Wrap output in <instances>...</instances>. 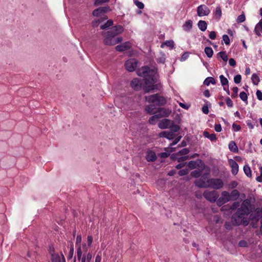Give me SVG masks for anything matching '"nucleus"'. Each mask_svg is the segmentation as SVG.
I'll return each instance as SVG.
<instances>
[{
  "label": "nucleus",
  "instance_id": "obj_7",
  "mask_svg": "<svg viewBox=\"0 0 262 262\" xmlns=\"http://www.w3.org/2000/svg\"><path fill=\"white\" fill-rule=\"evenodd\" d=\"M203 196L208 201L211 202H215V201H216L219 195L217 192H216V191L206 190L203 193Z\"/></svg>",
  "mask_w": 262,
  "mask_h": 262
},
{
  "label": "nucleus",
  "instance_id": "obj_60",
  "mask_svg": "<svg viewBox=\"0 0 262 262\" xmlns=\"http://www.w3.org/2000/svg\"><path fill=\"white\" fill-rule=\"evenodd\" d=\"M256 95L258 100H262V92L260 90H257Z\"/></svg>",
  "mask_w": 262,
  "mask_h": 262
},
{
  "label": "nucleus",
  "instance_id": "obj_5",
  "mask_svg": "<svg viewBox=\"0 0 262 262\" xmlns=\"http://www.w3.org/2000/svg\"><path fill=\"white\" fill-rule=\"evenodd\" d=\"M90 247L86 243H83L82 245H78L77 248V258L79 262H86L85 253L88 252V248ZM74 262H76V257L74 259Z\"/></svg>",
  "mask_w": 262,
  "mask_h": 262
},
{
  "label": "nucleus",
  "instance_id": "obj_24",
  "mask_svg": "<svg viewBox=\"0 0 262 262\" xmlns=\"http://www.w3.org/2000/svg\"><path fill=\"white\" fill-rule=\"evenodd\" d=\"M239 192L236 189L233 190L231 193H229V198L230 201L236 200L239 196Z\"/></svg>",
  "mask_w": 262,
  "mask_h": 262
},
{
  "label": "nucleus",
  "instance_id": "obj_11",
  "mask_svg": "<svg viewBox=\"0 0 262 262\" xmlns=\"http://www.w3.org/2000/svg\"><path fill=\"white\" fill-rule=\"evenodd\" d=\"M210 13L209 9L205 5H201L197 8V14L199 16H207Z\"/></svg>",
  "mask_w": 262,
  "mask_h": 262
},
{
  "label": "nucleus",
  "instance_id": "obj_54",
  "mask_svg": "<svg viewBox=\"0 0 262 262\" xmlns=\"http://www.w3.org/2000/svg\"><path fill=\"white\" fill-rule=\"evenodd\" d=\"M93 241V237L91 235H89L88 236V239H87V245L88 246L91 247L92 246V243Z\"/></svg>",
  "mask_w": 262,
  "mask_h": 262
},
{
  "label": "nucleus",
  "instance_id": "obj_57",
  "mask_svg": "<svg viewBox=\"0 0 262 262\" xmlns=\"http://www.w3.org/2000/svg\"><path fill=\"white\" fill-rule=\"evenodd\" d=\"M226 103L228 106L231 107L233 106V102L231 99L229 97L227 98L226 99Z\"/></svg>",
  "mask_w": 262,
  "mask_h": 262
},
{
  "label": "nucleus",
  "instance_id": "obj_62",
  "mask_svg": "<svg viewBox=\"0 0 262 262\" xmlns=\"http://www.w3.org/2000/svg\"><path fill=\"white\" fill-rule=\"evenodd\" d=\"M86 256V261L87 260L88 262L90 261L92 258V253L91 252L85 254Z\"/></svg>",
  "mask_w": 262,
  "mask_h": 262
},
{
  "label": "nucleus",
  "instance_id": "obj_17",
  "mask_svg": "<svg viewBox=\"0 0 262 262\" xmlns=\"http://www.w3.org/2000/svg\"><path fill=\"white\" fill-rule=\"evenodd\" d=\"M170 112L168 110H166L164 108H159L156 113L155 114H157L159 117V119L164 117L168 116Z\"/></svg>",
  "mask_w": 262,
  "mask_h": 262
},
{
  "label": "nucleus",
  "instance_id": "obj_33",
  "mask_svg": "<svg viewBox=\"0 0 262 262\" xmlns=\"http://www.w3.org/2000/svg\"><path fill=\"white\" fill-rule=\"evenodd\" d=\"M159 119V117L157 114L154 115L149 118L148 122L150 124H155Z\"/></svg>",
  "mask_w": 262,
  "mask_h": 262
},
{
  "label": "nucleus",
  "instance_id": "obj_21",
  "mask_svg": "<svg viewBox=\"0 0 262 262\" xmlns=\"http://www.w3.org/2000/svg\"><path fill=\"white\" fill-rule=\"evenodd\" d=\"M170 121L169 119H164L160 121L158 124V126L161 129H165L170 125Z\"/></svg>",
  "mask_w": 262,
  "mask_h": 262
},
{
  "label": "nucleus",
  "instance_id": "obj_48",
  "mask_svg": "<svg viewBox=\"0 0 262 262\" xmlns=\"http://www.w3.org/2000/svg\"><path fill=\"white\" fill-rule=\"evenodd\" d=\"M165 150H166V152H161L159 154V156L162 158H165L168 157L170 155V153L169 151L167 150V148H165Z\"/></svg>",
  "mask_w": 262,
  "mask_h": 262
},
{
  "label": "nucleus",
  "instance_id": "obj_34",
  "mask_svg": "<svg viewBox=\"0 0 262 262\" xmlns=\"http://www.w3.org/2000/svg\"><path fill=\"white\" fill-rule=\"evenodd\" d=\"M205 53L208 57L211 58L213 54V51L211 48L207 47L204 50Z\"/></svg>",
  "mask_w": 262,
  "mask_h": 262
},
{
  "label": "nucleus",
  "instance_id": "obj_9",
  "mask_svg": "<svg viewBox=\"0 0 262 262\" xmlns=\"http://www.w3.org/2000/svg\"><path fill=\"white\" fill-rule=\"evenodd\" d=\"M207 178L208 174H203L200 179L195 181V185L200 188H207L208 186Z\"/></svg>",
  "mask_w": 262,
  "mask_h": 262
},
{
  "label": "nucleus",
  "instance_id": "obj_32",
  "mask_svg": "<svg viewBox=\"0 0 262 262\" xmlns=\"http://www.w3.org/2000/svg\"><path fill=\"white\" fill-rule=\"evenodd\" d=\"M215 83L214 78L211 77H207L204 81V84L207 86H208L210 83L214 84Z\"/></svg>",
  "mask_w": 262,
  "mask_h": 262
},
{
  "label": "nucleus",
  "instance_id": "obj_12",
  "mask_svg": "<svg viewBox=\"0 0 262 262\" xmlns=\"http://www.w3.org/2000/svg\"><path fill=\"white\" fill-rule=\"evenodd\" d=\"M121 100L123 101V104H121L120 107L123 108L124 110H132L133 108L132 106L133 101L130 99L127 98L126 97H122Z\"/></svg>",
  "mask_w": 262,
  "mask_h": 262
},
{
  "label": "nucleus",
  "instance_id": "obj_47",
  "mask_svg": "<svg viewBox=\"0 0 262 262\" xmlns=\"http://www.w3.org/2000/svg\"><path fill=\"white\" fill-rule=\"evenodd\" d=\"M239 97L241 99V100H242L244 102L247 101L248 96H247V94L244 92H242L240 93Z\"/></svg>",
  "mask_w": 262,
  "mask_h": 262
},
{
  "label": "nucleus",
  "instance_id": "obj_50",
  "mask_svg": "<svg viewBox=\"0 0 262 262\" xmlns=\"http://www.w3.org/2000/svg\"><path fill=\"white\" fill-rule=\"evenodd\" d=\"M242 80V76L241 75L238 74L234 77V81L235 83H239Z\"/></svg>",
  "mask_w": 262,
  "mask_h": 262
},
{
  "label": "nucleus",
  "instance_id": "obj_18",
  "mask_svg": "<svg viewBox=\"0 0 262 262\" xmlns=\"http://www.w3.org/2000/svg\"><path fill=\"white\" fill-rule=\"evenodd\" d=\"M141 81L138 78H134L130 83L131 86L136 90H138L141 88Z\"/></svg>",
  "mask_w": 262,
  "mask_h": 262
},
{
  "label": "nucleus",
  "instance_id": "obj_8",
  "mask_svg": "<svg viewBox=\"0 0 262 262\" xmlns=\"http://www.w3.org/2000/svg\"><path fill=\"white\" fill-rule=\"evenodd\" d=\"M229 201V193L227 191H224L222 192L221 197L216 200V203L218 206H221Z\"/></svg>",
  "mask_w": 262,
  "mask_h": 262
},
{
  "label": "nucleus",
  "instance_id": "obj_25",
  "mask_svg": "<svg viewBox=\"0 0 262 262\" xmlns=\"http://www.w3.org/2000/svg\"><path fill=\"white\" fill-rule=\"evenodd\" d=\"M189 151L187 148H183L178 152L172 154L171 156V158H174V156H187V155L189 153Z\"/></svg>",
  "mask_w": 262,
  "mask_h": 262
},
{
  "label": "nucleus",
  "instance_id": "obj_29",
  "mask_svg": "<svg viewBox=\"0 0 262 262\" xmlns=\"http://www.w3.org/2000/svg\"><path fill=\"white\" fill-rule=\"evenodd\" d=\"M174 41L172 40H166V41L163 42L161 45V47L162 48H163L165 46H167L170 47L171 49H173L174 48Z\"/></svg>",
  "mask_w": 262,
  "mask_h": 262
},
{
  "label": "nucleus",
  "instance_id": "obj_31",
  "mask_svg": "<svg viewBox=\"0 0 262 262\" xmlns=\"http://www.w3.org/2000/svg\"><path fill=\"white\" fill-rule=\"evenodd\" d=\"M217 57H220L222 59L226 62L228 60V56L225 52L221 51L217 54Z\"/></svg>",
  "mask_w": 262,
  "mask_h": 262
},
{
  "label": "nucleus",
  "instance_id": "obj_58",
  "mask_svg": "<svg viewBox=\"0 0 262 262\" xmlns=\"http://www.w3.org/2000/svg\"><path fill=\"white\" fill-rule=\"evenodd\" d=\"M238 185V183L236 181H232L231 182L230 184H229V187L231 188H235L237 187Z\"/></svg>",
  "mask_w": 262,
  "mask_h": 262
},
{
  "label": "nucleus",
  "instance_id": "obj_53",
  "mask_svg": "<svg viewBox=\"0 0 262 262\" xmlns=\"http://www.w3.org/2000/svg\"><path fill=\"white\" fill-rule=\"evenodd\" d=\"M101 256V252H99L95 257V262H101L102 259Z\"/></svg>",
  "mask_w": 262,
  "mask_h": 262
},
{
  "label": "nucleus",
  "instance_id": "obj_1",
  "mask_svg": "<svg viewBox=\"0 0 262 262\" xmlns=\"http://www.w3.org/2000/svg\"><path fill=\"white\" fill-rule=\"evenodd\" d=\"M138 75L145 78V90L146 92L159 89L161 83L158 79L156 68L150 69L148 67H142L138 72Z\"/></svg>",
  "mask_w": 262,
  "mask_h": 262
},
{
  "label": "nucleus",
  "instance_id": "obj_38",
  "mask_svg": "<svg viewBox=\"0 0 262 262\" xmlns=\"http://www.w3.org/2000/svg\"><path fill=\"white\" fill-rule=\"evenodd\" d=\"M113 25V21H112V20L110 19V20H107L105 24L101 25L100 28L101 29L103 30V29L108 28L110 26H112Z\"/></svg>",
  "mask_w": 262,
  "mask_h": 262
},
{
  "label": "nucleus",
  "instance_id": "obj_59",
  "mask_svg": "<svg viewBox=\"0 0 262 262\" xmlns=\"http://www.w3.org/2000/svg\"><path fill=\"white\" fill-rule=\"evenodd\" d=\"M216 36V34L215 31H211L209 35V37L211 39H215Z\"/></svg>",
  "mask_w": 262,
  "mask_h": 262
},
{
  "label": "nucleus",
  "instance_id": "obj_16",
  "mask_svg": "<svg viewBox=\"0 0 262 262\" xmlns=\"http://www.w3.org/2000/svg\"><path fill=\"white\" fill-rule=\"evenodd\" d=\"M52 262H66L63 254L60 253H54L52 255Z\"/></svg>",
  "mask_w": 262,
  "mask_h": 262
},
{
  "label": "nucleus",
  "instance_id": "obj_39",
  "mask_svg": "<svg viewBox=\"0 0 262 262\" xmlns=\"http://www.w3.org/2000/svg\"><path fill=\"white\" fill-rule=\"evenodd\" d=\"M198 165V162L194 161H190L187 164L188 167L191 169L196 168Z\"/></svg>",
  "mask_w": 262,
  "mask_h": 262
},
{
  "label": "nucleus",
  "instance_id": "obj_4",
  "mask_svg": "<svg viewBox=\"0 0 262 262\" xmlns=\"http://www.w3.org/2000/svg\"><path fill=\"white\" fill-rule=\"evenodd\" d=\"M251 209V199H245L242 202L241 207L237 209L236 212L237 217L241 219L242 216L249 214Z\"/></svg>",
  "mask_w": 262,
  "mask_h": 262
},
{
  "label": "nucleus",
  "instance_id": "obj_30",
  "mask_svg": "<svg viewBox=\"0 0 262 262\" xmlns=\"http://www.w3.org/2000/svg\"><path fill=\"white\" fill-rule=\"evenodd\" d=\"M203 135L206 138L210 139L211 141H215L216 139V135L214 134H210L208 132L205 131L203 133Z\"/></svg>",
  "mask_w": 262,
  "mask_h": 262
},
{
  "label": "nucleus",
  "instance_id": "obj_37",
  "mask_svg": "<svg viewBox=\"0 0 262 262\" xmlns=\"http://www.w3.org/2000/svg\"><path fill=\"white\" fill-rule=\"evenodd\" d=\"M251 80L254 85H257L260 81L258 75L256 74H252Z\"/></svg>",
  "mask_w": 262,
  "mask_h": 262
},
{
  "label": "nucleus",
  "instance_id": "obj_36",
  "mask_svg": "<svg viewBox=\"0 0 262 262\" xmlns=\"http://www.w3.org/2000/svg\"><path fill=\"white\" fill-rule=\"evenodd\" d=\"M243 169H244V171L245 174L248 177H251V170L250 167L248 165H245L244 166Z\"/></svg>",
  "mask_w": 262,
  "mask_h": 262
},
{
  "label": "nucleus",
  "instance_id": "obj_44",
  "mask_svg": "<svg viewBox=\"0 0 262 262\" xmlns=\"http://www.w3.org/2000/svg\"><path fill=\"white\" fill-rule=\"evenodd\" d=\"M134 3L135 4V5L140 9H143L144 7V4L141 2H140L138 0H135L134 1Z\"/></svg>",
  "mask_w": 262,
  "mask_h": 262
},
{
  "label": "nucleus",
  "instance_id": "obj_28",
  "mask_svg": "<svg viewBox=\"0 0 262 262\" xmlns=\"http://www.w3.org/2000/svg\"><path fill=\"white\" fill-rule=\"evenodd\" d=\"M198 28L202 31H205L207 27V24L204 20H200L198 23Z\"/></svg>",
  "mask_w": 262,
  "mask_h": 262
},
{
  "label": "nucleus",
  "instance_id": "obj_3",
  "mask_svg": "<svg viewBox=\"0 0 262 262\" xmlns=\"http://www.w3.org/2000/svg\"><path fill=\"white\" fill-rule=\"evenodd\" d=\"M124 28L122 26L118 25L113 27L111 30L104 33V43L108 46H113L122 41L121 37H116L118 34L122 33Z\"/></svg>",
  "mask_w": 262,
  "mask_h": 262
},
{
  "label": "nucleus",
  "instance_id": "obj_22",
  "mask_svg": "<svg viewBox=\"0 0 262 262\" xmlns=\"http://www.w3.org/2000/svg\"><path fill=\"white\" fill-rule=\"evenodd\" d=\"M261 30H262V19H260L255 26L254 31L257 36H261Z\"/></svg>",
  "mask_w": 262,
  "mask_h": 262
},
{
  "label": "nucleus",
  "instance_id": "obj_27",
  "mask_svg": "<svg viewBox=\"0 0 262 262\" xmlns=\"http://www.w3.org/2000/svg\"><path fill=\"white\" fill-rule=\"evenodd\" d=\"M213 14L215 19L219 20L222 16V10L220 6H218L215 8V10Z\"/></svg>",
  "mask_w": 262,
  "mask_h": 262
},
{
  "label": "nucleus",
  "instance_id": "obj_20",
  "mask_svg": "<svg viewBox=\"0 0 262 262\" xmlns=\"http://www.w3.org/2000/svg\"><path fill=\"white\" fill-rule=\"evenodd\" d=\"M159 136L166 138L169 140L173 139L174 137L173 132L170 130L162 132L159 134Z\"/></svg>",
  "mask_w": 262,
  "mask_h": 262
},
{
  "label": "nucleus",
  "instance_id": "obj_45",
  "mask_svg": "<svg viewBox=\"0 0 262 262\" xmlns=\"http://www.w3.org/2000/svg\"><path fill=\"white\" fill-rule=\"evenodd\" d=\"M166 59L165 55L163 53L160 54V56L158 57L157 59V61L159 63H164Z\"/></svg>",
  "mask_w": 262,
  "mask_h": 262
},
{
  "label": "nucleus",
  "instance_id": "obj_40",
  "mask_svg": "<svg viewBox=\"0 0 262 262\" xmlns=\"http://www.w3.org/2000/svg\"><path fill=\"white\" fill-rule=\"evenodd\" d=\"M202 172V170L200 169L195 170L191 172V176L194 178H198L201 175Z\"/></svg>",
  "mask_w": 262,
  "mask_h": 262
},
{
  "label": "nucleus",
  "instance_id": "obj_42",
  "mask_svg": "<svg viewBox=\"0 0 262 262\" xmlns=\"http://www.w3.org/2000/svg\"><path fill=\"white\" fill-rule=\"evenodd\" d=\"M109 1L110 0H95L94 5L95 6H98L104 3H108Z\"/></svg>",
  "mask_w": 262,
  "mask_h": 262
},
{
  "label": "nucleus",
  "instance_id": "obj_13",
  "mask_svg": "<svg viewBox=\"0 0 262 262\" xmlns=\"http://www.w3.org/2000/svg\"><path fill=\"white\" fill-rule=\"evenodd\" d=\"M110 11V8L108 6L99 7L93 11V14L94 16L98 17L101 16L102 14Z\"/></svg>",
  "mask_w": 262,
  "mask_h": 262
},
{
  "label": "nucleus",
  "instance_id": "obj_52",
  "mask_svg": "<svg viewBox=\"0 0 262 262\" xmlns=\"http://www.w3.org/2000/svg\"><path fill=\"white\" fill-rule=\"evenodd\" d=\"M189 172V170L187 168L183 169L179 171L178 173L180 176H183L186 175Z\"/></svg>",
  "mask_w": 262,
  "mask_h": 262
},
{
  "label": "nucleus",
  "instance_id": "obj_14",
  "mask_svg": "<svg viewBox=\"0 0 262 262\" xmlns=\"http://www.w3.org/2000/svg\"><path fill=\"white\" fill-rule=\"evenodd\" d=\"M229 164L231 168V172L233 175H236L238 171V165L236 161L233 159L228 160Z\"/></svg>",
  "mask_w": 262,
  "mask_h": 262
},
{
  "label": "nucleus",
  "instance_id": "obj_63",
  "mask_svg": "<svg viewBox=\"0 0 262 262\" xmlns=\"http://www.w3.org/2000/svg\"><path fill=\"white\" fill-rule=\"evenodd\" d=\"M236 61L233 58H230L229 60V64L232 67H234L236 65Z\"/></svg>",
  "mask_w": 262,
  "mask_h": 262
},
{
  "label": "nucleus",
  "instance_id": "obj_6",
  "mask_svg": "<svg viewBox=\"0 0 262 262\" xmlns=\"http://www.w3.org/2000/svg\"><path fill=\"white\" fill-rule=\"evenodd\" d=\"M208 187L215 189H219L222 188L224 185L223 181L220 179H208Z\"/></svg>",
  "mask_w": 262,
  "mask_h": 262
},
{
  "label": "nucleus",
  "instance_id": "obj_19",
  "mask_svg": "<svg viewBox=\"0 0 262 262\" xmlns=\"http://www.w3.org/2000/svg\"><path fill=\"white\" fill-rule=\"evenodd\" d=\"M146 159L148 162H154L157 159V156L154 151L149 150L147 152Z\"/></svg>",
  "mask_w": 262,
  "mask_h": 262
},
{
  "label": "nucleus",
  "instance_id": "obj_51",
  "mask_svg": "<svg viewBox=\"0 0 262 262\" xmlns=\"http://www.w3.org/2000/svg\"><path fill=\"white\" fill-rule=\"evenodd\" d=\"M222 38L226 45H228L230 44V39L227 35H223Z\"/></svg>",
  "mask_w": 262,
  "mask_h": 262
},
{
  "label": "nucleus",
  "instance_id": "obj_2",
  "mask_svg": "<svg viewBox=\"0 0 262 262\" xmlns=\"http://www.w3.org/2000/svg\"><path fill=\"white\" fill-rule=\"evenodd\" d=\"M146 102L152 103L147 105L145 107V110L149 114H155L157 112L156 106L163 105L166 103V100L163 96L159 94H154L145 97Z\"/></svg>",
  "mask_w": 262,
  "mask_h": 262
},
{
  "label": "nucleus",
  "instance_id": "obj_23",
  "mask_svg": "<svg viewBox=\"0 0 262 262\" xmlns=\"http://www.w3.org/2000/svg\"><path fill=\"white\" fill-rule=\"evenodd\" d=\"M183 29L186 32L190 31L192 28V21L188 20L185 22L182 26Z\"/></svg>",
  "mask_w": 262,
  "mask_h": 262
},
{
  "label": "nucleus",
  "instance_id": "obj_49",
  "mask_svg": "<svg viewBox=\"0 0 262 262\" xmlns=\"http://www.w3.org/2000/svg\"><path fill=\"white\" fill-rule=\"evenodd\" d=\"M245 19L246 18L245 15L241 14L237 17L236 21L238 23H241L244 22L245 20Z\"/></svg>",
  "mask_w": 262,
  "mask_h": 262
},
{
  "label": "nucleus",
  "instance_id": "obj_15",
  "mask_svg": "<svg viewBox=\"0 0 262 262\" xmlns=\"http://www.w3.org/2000/svg\"><path fill=\"white\" fill-rule=\"evenodd\" d=\"M131 47V43L129 41H126L121 45H117L115 49L117 51L122 52L130 49Z\"/></svg>",
  "mask_w": 262,
  "mask_h": 262
},
{
  "label": "nucleus",
  "instance_id": "obj_64",
  "mask_svg": "<svg viewBox=\"0 0 262 262\" xmlns=\"http://www.w3.org/2000/svg\"><path fill=\"white\" fill-rule=\"evenodd\" d=\"M181 138V136H179L176 138L170 144V146H172L176 145L180 140Z\"/></svg>",
  "mask_w": 262,
  "mask_h": 262
},
{
  "label": "nucleus",
  "instance_id": "obj_61",
  "mask_svg": "<svg viewBox=\"0 0 262 262\" xmlns=\"http://www.w3.org/2000/svg\"><path fill=\"white\" fill-rule=\"evenodd\" d=\"M188 56H189L188 53H185L182 56L180 60L181 61H184L186 60L188 58Z\"/></svg>",
  "mask_w": 262,
  "mask_h": 262
},
{
  "label": "nucleus",
  "instance_id": "obj_26",
  "mask_svg": "<svg viewBox=\"0 0 262 262\" xmlns=\"http://www.w3.org/2000/svg\"><path fill=\"white\" fill-rule=\"evenodd\" d=\"M228 147L230 151L236 153L238 152V147L234 141H231L228 144Z\"/></svg>",
  "mask_w": 262,
  "mask_h": 262
},
{
  "label": "nucleus",
  "instance_id": "obj_56",
  "mask_svg": "<svg viewBox=\"0 0 262 262\" xmlns=\"http://www.w3.org/2000/svg\"><path fill=\"white\" fill-rule=\"evenodd\" d=\"M232 128L235 132L239 131L241 129V127L239 125L233 123L232 124Z\"/></svg>",
  "mask_w": 262,
  "mask_h": 262
},
{
  "label": "nucleus",
  "instance_id": "obj_46",
  "mask_svg": "<svg viewBox=\"0 0 262 262\" xmlns=\"http://www.w3.org/2000/svg\"><path fill=\"white\" fill-rule=\"evenodd\" d=\"M233 93L231 94V97L233 98H236L238 96V89L237 87L235 86L232 89Z\"/></svg>",
  "mask_w": 262,
  "mask_h": 262
},
{
  "label": "nucleus",
  "instance_id": "obj_41",
  "mask_svg": "<svg viewBox=\"0 0 262 262\" xmlns=\"http://www.w3.org/2000/svg\"><path fill=\"white\" fill-rule=\"evenodd\" d=\"M221 83L223 86L227 85L228 84V79L223 75L220 76Z\"/></svg>",
  "mask_w": 262,
  "mask_h": 262
},
{
  "label": "nucleus",
  "instance_id": "obj_43",
  "mask_svg": "<svg viewBox=\"0 0 262 262\" xmlns=\"http://www.w3.org/2000/svg\"><path fill=\"white\" fill-rule=\"evenodd\" d=\"M180 130V127L178 125H173L170 126V131L173 132V134L174 135V133L178 132Z\"/></svg>",
  "mask_w": 262,
  "mask_h": 262
},
{
  "label": "nucleus",
  "instance_id": "obj_10",
  "mask_svg": "<svg viewBox=\"0 0 262 262\" xmlns=\"http://www.w3.org/2000/svg\"><path fill=\"white\" fill-rule=\"evenodd\" d=\"M137 64L138 62L136 59L132 58L126 61L125 67L128 71L133 72L135 70L137 67Z\"/></svg>",
  "mask_w": 262,
  "mask_h": 262
},
{
  "label": "nucleus",
  "instance_id": "obj_55",
  "mask_svg": "<svg viewBox=\"0 0 262 262\" xmlns=\"http://www.w3.org/2000/svg\"><path fill=\"white\" fill-rule=\"evenodd\" d=\"M82 241V237L81 235H77L76 237V246L78 247V245H81V243Z\"/></svg>",
  "mask_w": 262,
  "mask_h": 262
},
{
  "label": "nucleus",
  "instance_id": "obj_35",
  "mask_svg": "<svg viewBox=\"0 0 262 262\" xmlns=\"http://www.w3.org/2000/svg\"><path fill=\"white\" fill-rule=\"evenodd\" d=\"M189 158L188 156H174L172 159L177 160L179 162H182L187 160Z\"/></svg>",
  "mask_w": 262,
  "mask_h": 262
}]
</instances>
